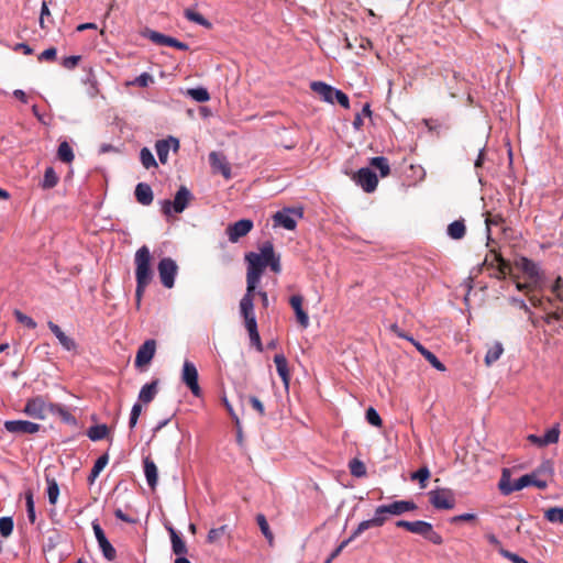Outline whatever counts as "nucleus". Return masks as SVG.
Here are the masks:
<instances>
[{
    "mask_svg": "<svg viewBox=\"0 0 563 563\" xmlns=\"http://www.w3.org/2000/svg\"><path fill=\"white\" fill-rule=\"evenodd\" d=\"M152 254L148 246H141L134 255L135 263V279H136V289H135V299L136 305L140 306L142 297L145 292L146 287L151 284L153 279V271L151 268Z\"/></svg>",
    "mask_w": 563,
    "mask_h": 563,
    "instance_id": "1",
    "label": "nucleus"
},
{
    "mask_svg": "<svg viewBox=\"0 0 563 563\" xmlns=\"http://www.w3.org/2000/svg\"><path fill=\"white\" fill-rule=\"evenodd\" d=\"M245 261L247 262L246 285H250V289L256 288L265 268L267 267L263 245L260 247V253H247L245 255Z\"/></svg>",
    "mask_w": 563,
    "mask_h": 563,
    "instance_id": "2",
    "label": "nucleus"
},
{
    "mask_svg": "<svg viewBox=\"0 0 563 563\" xmlns=\"http://www.w3.org/2000/svg\"><path fill=\"white\" fill-rule=\"evenodd\" d=\"M396 527L404 528L411 533L419 534L433 544L440 545L443 543L442 537L434 531L433 526L430 522L423 520H398L396 522Z\"/></svg>",
    "mask_w": 563,
    "mask_h": 563,
    "instance_id": "3",
    "label": "nucleus"
},
{
    "mask_svg": "<svg viewBox=\"0 0 563 563\" xmlns=\"http://www.w3.org/2000/svg\"><path fill=\"white\" fill-rule=\"evenodd\" d=\"M47 396H35L26 400L23 412L33 419L44 420L54 409Z\"/></svg>",
    "mask_w": 563,
    "mask_h": 563,
    "instance_id": "4",
    "label": "nucleus"
},
{
    "mask_svg": "<svg viewBox=\"0 0 563 563\" xmlns=\"http://www.w3.org/2000/svg\"><path fill=\"white\" fill-rule=\"evenodd\" d=\"M192 199V195L189 189L185 186H181L175 195L174 201L164 200L162 203V211L165 216H170L172 211L176 213H181Z\"/></svg>",
    "mask_w": 563,
    "mask_h": 563,
    "instance_id": "5",
    "label": "nucleus"
},
{
    "mask_svg": "<svg viewBox=\"0 0 563 563\" xmlns=\"http://www.w3.org/2000/svg\"><path fill=\"white\" fill-rule=\"evenodd\" d=\"M157 271L163 286L168 289L173 288L178 273L177 263L170 257H164L159 261Z\"/></svg>",
    "mask_w": 563,
    "mask_h": 563,
    "instance_id": "6",
    "label": "nucleus"
},
{
    "mask_svg": "<svg viewBox=\"0 0 563 563\" xmlns=\"http://www.w3.org/2000/svg\"><path fill=\"white\" fill-rule=\"evenodd\" d=\"M430 504L437 509H453L454 493L449 488H437L428 493Z\"/></svg>",
    "mask_w": 563,
    "mask_h": 563,
    "instance_id": "7",
    "label": "nucleus"
},
{
    "mask_svg": "<svg viewBox=\"0 0 563 563\" xmlns=\"http://www.w3.org/2000/svg\"><path fill=\"white\" fill-rule=\"evenodd\" d=\"M493 260L489 261L488 256H486L484 264L489 267H495V262L497 263L496 269L497 273L495 277L498 279H505L507 276L511 277L514 280L518 279V276L512 273V265L509 261L505 260L500 253L496 251H492Z\"/></svg>",
    "mask_w": 563,
    "mask_h": 563,
    "instance_id": "8",
    "label": "nucleus"
},
{
    "mask_svg": "<svg viewBox=\"0 0 563 563\" xmlns=\"http://www.w3.org/2000/svg\"><path fill=\"white\" fill-rule=\"evenodd\" d=\"M384 508H388L387 505H380L375 509L374 517L368 520L362 521L357 528L352 533V538H357L360 534H362L365 530L371 528H377L385 525V522L388 520V516H390L389 512L382 511Z\"/></svg>",
    "mask_w": 563,
    "mask_h": 563,
    "instance_id": "9",
    "label": "nucleus"
},
{
    "mask_svg": "<svg viewBox=\"0 0 563 563\" xmlns=\"http://www.w3.org/2000/svg\"><path fill=\"white\" fill-rule=\"evenodd\" d=\"M181 380L190 389L194 396L201 397L202 391L198 384V371L195 364L190 361L184 362Z\"/></svg>",
    "mask_w": 563,
    "mask_h": 563,
    "instance_id": "10",
    "label": "nucleus"
},
{
    "mask_svg": "<svg viewBox=\"0 0 563 563\" xmlns=\"http://www.w3.org/2000/svg\"><path fill=\"white\" fill-rule=\"evenodd\" d=\"M353 180L361 186L365 192H373L378 185L377 175L369 168L363 167L353 175Z\"/></svg>",
    "mask_w": 563,
    "mask_h": 563,
    "instance_id": "11",
    "label": "nucleus"
},
{
    "mask_svg": "<svg viewBox=\"0 0 563 563\" xmlns=\"http://www.w3.org/2000/svg\"><path fill=\"white\" fill-rule=\"evenodd\" d=\"M301 209H284L282 211H277L273 216L274 224L278 227H283L287 230H295L297 225V221L292 216H296L298 219L302 218Z\"/></svg>",
    "mask_w": 563,
    "mask_h": 563,
    "instance_id": "12",
    "label": "nucleus"
},
{
    "mask_svg": "<svg viewBox=\"0 0 563 563\" xmlns=\"http://www.w3.org/2000/svg\"><path fill=\"white\" fill-rule=\"evenodd\" d=\"M514 266L517 269L521 271L523 273V275L529 280H531V283H533L534 286H539L540 280H541V275L539 272V267L534 262H532L531 260H529L525 256H521L515 261Z\"/></svg>",
    "mask_w": 563,
    "mask_h": 563,
    "instance_id": "13",
    "label": "nucleus"
},
{
    "mask_svg": "<svg viewBox=\"0 0 563 563\" xmlns=\"http://www.w3.org/2000/svg\"><path fill=\"white\" fill-rule=\"evenodd\" d=\"M253 221L250 219H242L232 224H229L225 229L228 239L232 243H236L241 238L247 235L253 229Z\"/></svg>",
    "mask_w": 563,
    "mask_h": 563,
    "instance_id": "14",
    "label": "nucleus"
},
{
    "mask_svg": "<svg viewBox=\"0 0 563 563\" xmlns=\"http://www.w3.org/2000/svg\"><path fill=\"white\" fill-rule=\"evenodd\" d=\"M156 351L155 340H146L137 350L134 364L139 368L147 366L153 360Z\"/></svg>",
    "mask_w": 563,
    "mask_h": 563,
    "instance_id": "15",
    "label": "nucleus"
},
{
    "mask_svg": "<svg viewBox=\"0 0 563 563\" xmlns=\"http://www.w3.org/2000/svg\"><path fill=\"white\" fill-rule=\"evenodd\" d=\"M4 428L10 433L33 434L38 432L41 426L26 420H8L4 422Z\"/></svg>",
    "mask_w": 563,
    "mask_h": 563,
    "instance_id": "16",
    "label": "nucleus"
},
{
    "mask_svg": "<svg viewBox=\"0 0 563 563\" xmlns=\"http://www.w3.org/2000/svg\"><path fill=\"white\" fill-rule=\"evenodd\" d=\"M209 163L214 173L221 174L225 179L232 177L231 165L223 153L211 152L209 154Z\"/></svg>",
    "mask_w": 563,
    "mask_h": 563,
    "instance_id": "17",
    "label": "nucleus"
},
{
    "mask_svg": "<svg viewBox=\"0 0 563 563\" xmlns=\"http://www.w3.org/2000/svg\"><path fill=\"white\" fill-rule=\"evenodd\" d=\"M47 325H48L49 330L53 332V334L56 336V339L58 340L59 344L63 346L64 350H66L68 352H75V353L77 352L78 344L76 343V341L73 338L66 335L63 332V330L59 328V325H57L53 321H48Z\"/></svg>",
    "mask_w": 563,
    "mask_h": 563,
    "instance_id": "18",
    "label": "nucleus"
},
{
    "mask_svg": "<svg viewBox=\"0 0 563 563\" xmlns=\"http://www.w3.org/2000/svg\"><path fill=\"white\" fill-rule=\"evenodd\" d=\"M310 88L316 92L323 101L334 103V95L336 89L323 81H312Z\"/></svg>",
    "mask_w": 563,
    "mask_h": 563,
    "instance_id": "19",
    "label": "nucleus"
},
{
    "mask_svg": "<svg viewBox=\"0 0 563 563\" xmlns=\"http://www.w3.org/2000/svg\"><path fill=\"white\" fill-rule=\"evenodd\" d=\"M388 508H384L382 511L389 512L390 516H401L405 512L413 511L418 507L412 500H395L387 504Z\"/></svg>",
    "mask_w": 563,
    "mask_h": 563,
    "instance_id": "20",
    "label": "nucleus"
},
{
    "mask_svg": "<svg viewBox=\"0 0 563 563\" xmlns=\"http://www.w3.org/2000/svg\"><path fill=\"white\" fill-rule=\"evenodd\" d=\"M528 486H536L540 489L547 488L548 484L544 479L538 478L536 473L526 474L515 481V489L521 490Z\"/></svg>",
    "mask_w": 563,
    "mask_h": 563,
    "instance_id": "21",
    "label": "nucleus"
},
{
    "mask_svg": "<svg viewBox=\"0 0 563 563\" xmlns=\"http://www.w3.org/2000/svg\"><path fill=\"white\" fill-rule=\"evenodd\" d=\"M263 252L264 256L266 257L267 266H269L274 273H280V257L279 255L275 254L274 245L271 241H266L263 243Z\"/></svg>",
    "mask_w": 563,
    "mask_h": 563,
    "instance_id": "22",
    "label": "nucleus"
},
{
    "mask_svg": "<svg viewBox=\"0 0 563 563\" xmlns=\"http://www.w3.org/2000/svg\"><path fill=\"white\" fill-rule=\"evenodd\" d=\"M256 288L250 289V285H246V292L240 301V312L243 318L255 316L254 313V292Z\"/></svg>",
    "mask_w": 563,
    "mask_h": 563,
    "instance_id": "23",
    "label": "nucleus"
},
{
    "mask_svg": "<svg viewBox=\"0 0 563 563\" xmlns=\"http://www.w3.org/2000/svg\"><path fill=\"white\" fill-rule=\"evenodd\" d=\"M274 363L276 365L277 373L282 378L286 388H288L290 383V372L288 368V361L284 354H276L274 356Z\"/></svg>",
    "mask_w": 563,
    "mask_h": 563,
    "instance_id": "24",
    "label": "nucleus"
},
{
    "mask_svg": "<svg viewBox=\"0 0 563 563\" xmlns=\"http://www.w3.org/2000/svg\"><path fill=\"white\" fill-rule=\"evenodd\" d=\"M136 201L143 206H150L153 202L154 196L150 185L140 183L135 187Z\"/></svg>",
    "mask_w": 563,
    "mask_h": 563,
    "instance_id": "25",
    "label": "nucleus"
},
{
    "mask_svg": "<svg viewBox=\"0 0 563 563\" xmlns=\"http://www.w3.org/2000/svg\"><path fill=\"white\" fill-rule=\"evenodd\" d=\"M144 474L148 486L155 489L158 479V472L155 462L151 457H145L144 461Z\"/></svg>",
    "mask_w": 563,
    "mask_h": 563,
    "instance_id": "26",
    "label": "nucleus"
},
{
    "mask_svg": "<svg viewBox=\"0 0 563 563\" xmlns=\"http://www.w3.org/2000/svg\"><path fill=\"white\" fill-rule=\"evenodd\" d=\"M167 530L170 536L173 552L176 555L186 554L188 550H187V545H186L185 541L183 540V538L177 533V531L173 527H168Z\"/></svg>",
    "mask_w": 563,
    "mask_h": 563,
    "instance_id": "27",
    "label": "nucleus"
},
{
    "mask_svg": "<svg viewBox=\"0 0 563 563\" xmlns=\"http://www.w3.org/2000/svg\"><path fill=\"white\" fill-rule=\"evenodd\" d=\"M157 380L145 384L139 394V400L143 404H150L157 394Z\"/></svg>",
    "mask_w": 563,
    "mask_h": 563,
    "instance_id": "28",
    "label": "nucleus"
},
{
    "mask_svg": "<svg viewBox=\"0 0 563 563\" xmlns=\"http://www.w3.org/2000/svg\"><path fill=\"white\" fill-rule=\"evenodd\" d=\"M466 234L464 220H455L448 225V235L453 240H461Z\"/></svg>",
    "mask_w": 563,
    "mask_h": 563,
    "instance_id": "29",
    "label": "nucleus"
},
{
    "mask_svg": "<svg viewBox=\"0 0 563 563\" xmlns=\"http://www.w3.org/2000/svg\"><path fill=\"white\" fill-rule=\"evenodd\" d=\"M498 488L503 495H509L512 492L518 490V489H515V482L511 483L510 472L508 468L503 470L501 477H500V481L498 484Z\"/></svg>",
    "mask_w": 563,
    "mask_h": 563,
    "instance_id": "30",
    "label": "nucleus"
},
{
    "mask_svg": "<svg viewBox=\"0 0 563 563\" xmlns=\"http://www.w3.org/2000/svg\"><path fill=\"white\" fill-rule=\"evenodd\" d=\"M57 157L60 162L66 164H70L74 161L75 155L68 142L63 141L59 143L57 148Z\"/></svg>",
    "mask_w": 563,
    "mask_h": 563,
    "instance_id": "31",
    "label": "nucleus"
},
{
    "mask_svg": "<svg viewBox=\"0 0 563 563\" xmlns=\"http://www.w3.org/2000/svg\"><path fill=\"white\" fill-rule=\"evenodd\" d=\"M369 165L379 170L380 176L387 177L390 174V166L388 159L384 156H376L369 159Z\"/></svg>",
    "mask_w": 563,
    "mask_h": 563,
    "instance_id": "32",
    "label": "nucleus"
},
{
    "mask_svg": "<svg viewBox=\"0 0 563 563\" xmlns=\"http://www.w3.org/2000/svg\"><path fill=\"white\" fill-rule=\"evenodd\" d=\"M144 36L151 40L153 43L162 46H169L173 40L172 36H167L165 34L148 29L144 32Z\"/></svg>",
    "mask_w": 563,
    "mask_h": 563,
    "instance_id": "33",
    "label": "nucleus"
},
{
    "mask_svg": "<svg viewBox=\"0 0 563 563\" xmlns=\"http://www.w3.org/2000/svg\"><path fill=\"white\" fill-rule=\"evenodd\" d=\"M485 223L487 228L488 239H490V228L493 225L500 227L501 230L505 231V228L503 227L505 223V219L500 213L487 212Z\"/></svg>",
    "mask_w": 563,
    "mask_h": 563,
    "instance_id": "34",
    "label": "nucleus"
},
{
    "mask_svg": "<svg viewBox=\"0 0 563 563\" xmlns=\"http://www.w3.org/2000/svg\"><path fill=\"white\" fill-rule=\"evenodd\" d=\"M504 352L503 344L500 342H495V344L488 349L486 356H485V364L487 366H490L496 361L499 360L500 355Z\"/></svg>",
    "mask_w": 563,
    "mask_h": 563,
    "instance_id": "35",
    "label": "nucleus"
},
{
    "mask_svg": "<svg viewBox=\"0 0 563 563\" xmlns=\"http://www.w3.org/2000/svg\"><path fill=\"white\" fill-rule=\"evenodd\" d=\"M108 461H109L108 454H103L97 459V461L95 462V465L89 474V477H88V481L90 484H92L96 481V478L99 476L100 472L108 464Z\"/></svg>",
    "mask_w": 563,
    "mask_h": 563,
    "instance_id": "36",
    "label": "nucleus"
},
{
    "mask_svg": "<svg viewBox=\"0 0 563 563\" xmlns=\"http://www.w3.org/2000/svg\"><path fill=\"white\" fill-rule=\"evenodd\" d=\"M109 429L106 424H96L89 428L87 434L90 440L99 441L107 437Z\"/></svg>",
    "mask_w": 563,
    "mask_h": 563,
    "instance_id": "37",
    "label": "nucleus"
},
{
    "mask_svg": "<svg viewBox=\"0 0 563 563\" xmlns=\"http://www.w3.org/2000/svg\"><path fill=\"white\" fill-rule=\"evenodd\" d=\"M155 147H156V152H157V156H158L159 162L162 164H166L167 159H168V154H169V151H170L169 141L159 140V141L156 142Z\"/></svg>",
    "mask_w": 563,
    "mask_h": 563,
    "instance_id": "38",
    "label": "nucleus"
},
{
    "mask_svg": "<svg viewBox=\"0 0 563 563\" xmlns=\"http://www.w3.org/2000/svg\"><path fill=\"white\" fill-rule=\"evenodd\" d=\"M184 15L186 16L187 20L195 22L199 25H202L206 27L211 26V23L202 14H200L199 12H197L192 9H186L184 11Z\"/></svg>",
    "mask_w": 563,
    "mask_h": 563,
    "instance_id": "39",
    "label": "nucleus"
},
{
    "mask_svg": "<svg viewBox=\"0 0 563 563\" xmlns=\"http://www.w3.org/2000/svg\"><path fill=\"white\" fill-rule=\"evenodd\" d=\"M52 413L59 416L66 423L76 424V418L62 405L55 404Z\"/></svg>",
    "mask_w": 563,
    "mask_h": 563,
    "instance_id": "40",
    "label": "nucleus"
},
{
    "mask_svg": "<svg viewBox=\"0 0 563 563\" xmlns=\"http://www.w3.org/2000/svg\"><path fill=\"white\" fill-rule=\"evenodd\" d=\"M57 183H58V176L55 173L54 168L47 167L44 173L42 187L47 188V189L53 188L57 185Z\"/></svg>",
    "mask_w": 563,
    "mask_h": 563,
    "instance_id": "41",
    "label": "nucleus"
},
{
    "mask_svg": "<svg viewBox=\"0 0 563 563\" xmlns=\"http://www.w3.org/2000/svg\"><path fill=\"white\" fill-rule=\"evenodd\" d=\"M98 544L106 560L110 562L115 560L117 551L108 539L101 540L100 542H98Z\"/></svg>",
    "mask_w": 563,
    "mask_h": 563,
    "instance_id": "42",
    "label": "nucleus"
},
{
    "mask_svg": "<svg viewBox=\"0 0 563 563\" xmlns=\"http://www.w3.org/2000/svg\"><path fill=\"white\" fill-rule=\"evenodd\" d=\"M187 95L197 102H206L210 99L208 90L202 87L188 89Z\"/></svg>",
    "mask_w": 563,
    "mask_h": 563,
    "instance_id": "43",
    "label": "nucleus"
},
{
    "mask_svg": "<svg viewBox=\"0 0 563 563\" xmlns=\"http://www.w3.org/2000/svg\"><path fill=\"white\" fill-rule=\"evenodd\" d=\"M140 159H141V163L142 165L146 168V169H150L152 167H156L157 166V163L154 158V155L152 154V152L147 148V147H143L140 152Z\"/></svg>",
    "mask_w": 563,
    "mask_h": 563,
    "instance_id": "44",
    "label": "nucleus"
},
{
    "mask_svg": "<svg viewBox=\"0 0 563 563\" xmlns=\"http://www.w3.org/2000/svg\"><path fill=\"white\" fill-rule=\"evenodd\" d=\"M47 496L51 505H55L57 503L59 496V487L54 478H47Z\"/></svg>",
    "mask_w": 563,
    "mask_h": 563,
    "instance_id": "45",
    "label": "nucleus"
},
{
    "mask_svg": "<svg viewBox=\"0 0 563 563\" xmlns=\"http://www.w3.org/2000/svg\"><path fill=\"white\" fill-rule=\"evenodd\" d=\"M350 472L355 477H363L366 475V466L365 464L357 460L353 459L349 464Z\"/></svg>",
    "mask_w": 563,
    "mask_h": 563,
    "instance_id": "46",
    "label": "nucleus"
},
{
    "mask_svg": "<svg viewBox=\"0 0 563 563\" xmlns=\"http://www.w3.org/2000/svg\"><path fill=\"white\" fill-rule=\"evenodd\" d=\"M256 522L262 531V533L264 534V537L268 540V542H273V533L269 529V526H268V522L266 520V517L263 515V514H258L256 516Z\"/></svg>",
    "mask_w": 563,
    "mask_h": 563,
    "instance_id": "47",
    "label": "nucleus"
},
{
    "mask_svg": "<svg viewBox=\"0 0 563 563\" xmlns=\"http://www.w3.org/2000/svg\"><path fill=\"white\" fill-rule=\"evenodd\" d=\"M544 517L550 522H563V508L552 507L545 510Z\"/></svg>",
    "mask_w": 563,
    "mask_h": 563,
    "instance_id": "48",
    "label": "nucleus"
},
{
    "mask_svg": "<svg viewBox=\"0 0 563 563\" xmlns=\"http://www.w3.org/2000/svg\"><path fill=\"white\" fill-rule=\"evenodd\" d=\"M430 477V471L427 466L420 467L417 472L411 475V479L419 481L420 487H427V481Z\"/></svg>",
    "mask_w": 563,
    "mask_h": 563,
    "instance_id": "49",
    "label": "nucleus"
},
{
    "mask_svg": "<svg viewBox=\"0 0 563 563\" xmlns=\"http://www.w3.org/2000/svg\"><path fill=\"white\" fill-rule=\"evenodd\" d=\"M13 527L14 523L11 517L0 518V533L3 538H8L9 536H11Z\"/></svg>",
    "mask_w": 563,
    "mask_h": 563,
    "instance_id": "50",
    "label": "nucleus"
},
{
    "mask_svg": "<svg viewBox=\"0 0 563 563\" xmlns=\"http://www.w3.org/2000/svg\"><path fill=\"white\" fill-rule=\"evenodd\" d=\"M13 314L19 323H22L23 325L32 330L36 328V322L31 317L26 316L19 309H15L13 311Z\"/></svg>",
    "mask_w": 563,
    "mask_h": 563,
    "instance_id": "51",
    "label": "nucleus"
},
{
    "mask_svg": "<svg viewBox=\"0 0 563 563\" xmlns=\"http://www.w3.org/2000/svg\"><path fill=\"white\" fill-rule=\"evenodd\" d=\"M560 437V429L559 426H554L550 430L545 432V434L542 437L543 444L547 446L549 444L556 443L559 441Z\"/></svg>",
    "mask_w": 563,
    "mask_h": 563,
    "instance_id": "52",
    "label": "nucleus"
},
{
    "mask_svg": "<svg viewBox=\"0 0 563 563\" xmlns=\"http://www.w3.org/2000/svg\"><path fill=\"white\" fill-rule=\"evenodd\" d=\"M365 417L369 424L378 428L382 427L383 420L373 407L367 408Z\"/></svg>",
    "mask_w": 563,
    "mask_h": 563,
    "instance_id": "53",
    "label": "nucleus"
},
{
    "mask_svg": "<svg viewBox=\"0 0 563 563\" xmlns=\"http://www.w3.org/2000/svg\"><path fill=\"white\" fill-rule=\"evenodd\" d=\"M153 81H154V79H153L152 75H150L148 73H143L140 76H137L130 84L134 85V86H139V87H142V88H145V87H148L151 84H153Z\"/></svg>",
    "mask_w": 563,
    "mask_h": 563,
    "instance_id": "54",
    "label": "nucleus"
},
{
    "mask_svg": "<svg viewBox=\"0 0 563 563\" xmlns=\"http://www.w3.org/2000/svg\"><path fill=\"white\" fill-rule=\"evenodd\" d=\"M25 500H26V511L29 520L34 523L35 521V510H34V500H33V494L31 492H27L25 494Z\"/></svg>",
    "mask_w": 563,
    "mask_h": 563,
    "instance_id": "55",
    "label": "nucleus"
},
{
    "mask_svg": "<svg viewBox=\"0 0 563 563\" xmlns=\"http://www.w3.org/2000/svg\"><path fill=\"white\" fill-rule=\"evenodd\" d=\"M141 412H142V405L140 402L134 404L132 407L130 420H129L130 429H133L136 426Z\"/></svg>",
    "mask_w": 563,
    "mask_h": 563,
    "instance_id": "56",
    "label": "nucleus"
},
{
    "mask_svg": "<svg viewBox=\"0 0 563 563\" xmlns=\"http://www.w3.org/2000/svg\"><path fill=\"white\" fill-rule=\"evenodd\" d=\"M423 357L438 371L444 372L446 368L442 362L430 351H428Z\"/></svg>",
    "mask_w": 563,
    "mask_h": 563,
    "instance_id": "57",
    "label": "nucleus"
},
{
    "mask_svg": "<svg viewBox=\"0 0 563 563\" xmlns=\"http://www.w3.org/2000/svg\"><path fill=\"white\" fill-rule=\"evenodd\" d=\"M227 526H222L219 528H213L208 532V542L213 543L218 541L224 533Z\"/></svg>",
    "mask_w": 563,
    "mask_h": 563,
    "instance_id": "58",
    "label": "nucleus"
},
{
    "mask_svg": "<svg viewBox=\"0 0 563 563\" xmlns=\"http://www.w3.org/2000/svg\"><path fill=\"white\" fill-rule=\"evenodd\" d=\"M499 553H500L504 558H506V559L510 560L512 563H528V561H527V560H525L523 558H521V556H519L518 554H515V553H512V552H510V551H508V550H505L504 548H500V549H499Z\"/></svg>",
    "mask_w": 563,
    "mask_h": 563,
    "instance_id": "59",
    "label": "nucleus"
},
{
    "mask_svg": "<svg viewBox=\"0 0 563 563\" xmlns=\"http://www.w3.org/2000/svg\"><path fill=\"white\" fill-rule=\"evenodd\" d=\"M56 54H57L56 48L55 47H49V48L45 49L44 52H42L37 56V59H38V62H43V60L53 62L56 58Z\"/></svg>",
    "mask_w": 563,
    "mask_h": 563,
    "instance_id": "60",
    "label": "nucleus"
},
{
    "mask_svg": "<svg viewBox=\"0 0 563 563\" xmlns=\"http://www.w3.org/2000/svg\"><path fill=\"white\" fill-rule=\"evenodd\" d=\"M551 290L556 299L563 301V279L560 276L555 279Z\"/></svg>",
    "mask_w": 563,
    "mask_h": 563,
    "instance_id": "61",
    "label": "nucleus"
},
{
    "mask_svg": "<svg viewBox=\"0 0 563 563\" xmlns=\"http://www.w3.org/2000/svg\"><path fill=\"white\" fill-rule=\"evenodd\" d=\"M249 401L252 408L256 410L261 417L265 416L264 405L256 396H251Z\"/></svg>",
    "mask_w": 563,
    "mask_h": 563,
    "instance_id": "62",
    "label": "nucleus"
},
{
    "mask_svg": "<svg viewBox=\"0 0 563 563\" xmlns=\"http://www.w3.org/2000/svg\"><path fill=\"white\" fill-rule=\"evenodd\" d=\"M334 96V100H336V102L341 104L344 109L350 108V100L346 93H344L342 90L336 89V93Z\"/></svg>",
    "mask_w": 563,
    "mask_h": 563,
    "instance_id": "63",
    "label": "nucleus"
},
{
    "mask_svg": "<svg viewBox=\"0 0 563 563\" xmlns=\"http://www.w3.org/2000/svg\"><path fill=\"white\" fill-rule=\"evenodd\" d=\"M543 320L548 324L552 323V321L563 320V309L561 311L555 310V311L547 313V316L543 318Z\"/></svg>",
    "mask_w": 563,
    "mask_h": 563,
    "instance_id": "64",
    "label": "nucleus"
}]
</instances>
